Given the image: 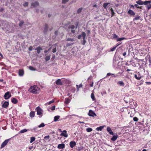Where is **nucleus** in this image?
Listing matches in <instances>:
<instances>
[{
    "instance_id": "obj_1",
    "label": "nucleus",
    "mask_w": 151,
    "mask_h": 151,
    "mask_svg": "<svg viewBox=\"0 0 151 151\" xmlns=\"http://www.w3.org/2000/svg\"><path fill=\"white\" fill-rule=\"evenodd\" d=\"M38 88L36 86H31L29 89V91L33 93H37Z\"/></svg>"
},
{
    "instance_id": "obj_2",
    "label": "nucleus",
    "mask_w": 151,
    "mask_h": 151,
    "mask_svg": "<svg viewBox=\"0 0 151 151\" xmlns=\"http://www.w3.org/2000/svg\"><path fill=\"white\" fill-rule=\"evenodd\" d=\"M81 37L83 38V41L82 42V44L83 45L85 44V33L84 32H83L81 35H80L78 36V38L79 39H81Z\"/></svg>"
},
{
    "instance_id": "obj_3",
    "label": "nucleus",
    "mask_w": 151,
    "mask_h": 151,
    "mask_svg": "<svg viewBox=\"0 0 151 151\" xmlns=\"http://www.w3.org/2000/svg\"><path fill=\"white\" fill-rule=\"evenodd\" d=\"M36 110L37 111V114L38 115H41L42 113V110L41 108H40L39 106L37 107Z\"/></svg>"
},
{
    "instance_id": "obj_4",
    "label": "nucleus",
    "mask_w": 151,
    "mask_h": 151,
    "mask_svg": "<svg viewBox=\"0 0 151 151\" xmlns=\"http://www.w3.org/2000/svg\"><path fill=\"white\" fill-rule=\"evenodd\" d=\"M11 96V95L10 94V93L9 91H8L5 93L4 96L5 99H7L9 98Z\"/></svg>"
},
{
    "instance_id": "obj_5",
    "label": "nucleus",
    "mask_w": 151,
    "mask_h": 151,
    "mask_svg": "<svg viewBox=\"0 0 151 151\" xmlns=\"http://www.w3.org/2000/svg\"><path fill=\"white\" fill-rule=\"evenodd\" d=\"M9 140V139L5 140L1 144V148H2L4 147L7 145Z\"/></svg>"
},
{
    "instance_id": "obj_6",
    "label": "nucleus",
    "mask_w": 151,
    "mask_h": 151,
    "mask_svg": "<svg viewBox=\"0 0 151 151\" xmlns=\"http://www.w3.org/2000/svg\"><path fill=\"white\" fill-rule=\"evenodd\" d=\"M88 114L90 116L93 117L94 116H96V114L92 110H90L89 112L88 113Z\"/></svg>"
},
{
    "instance_id": "obj_7",
    "label": "nucleus",
    "mask_w": 151,
    "mask_h": 151,
    "mask_svg": "<svg viewBox=\"0 0 151 151\" xmlns=\"http://www.w3.org/2000/svg\"><path fill=\"white\" fill-rule=\"evenodd\" d=\"M66 133L67 131L65 130H64L63 131V133H61L60 135L61 136H63L65 137H68V134Z\"/></svg>"
},
{
    "instance_id": "obj_8",
    "label": "nucleus",
    "mask_w": 151,
    "mask_h": 151,
    "mask_svg": "<svg viewBox=\"0 0 151 151\" xmlns=\"http://www.w3.org/2000/svg\"><path fill=\"white\" fill-rule=\"evenodd\" d=\"M75 28V26L74 25H70L68 27V28L69 29H72L71 31L73 33H74L75 31L74 30H73Z\"/></svg>"
},
{
    "instance_id": "obj_9",
    "label": "nucleus",
    "mask_w": 151,
    "mask_h": 151,
    "mask_svg": "<svg viewBox=\"0 0 151 151\" xmlns=\"http://www.w3.org/2000/svg\"><path fill=\"white\" fill-rule=\"evenodd\" d=\"M31 6L33 7H36L39 5V4L37 1H35L31 3Z\"/></svg>"
},
{
    "instance_id": "obj_10",
    "label": "nucleus",
    "mask_w": 151,
    "mask_h": 151,
    "mask_svg": "<svg viewBox=\"0 0 151 151\" xmlns=\"http://www.w3.org/2000/svg\"><path fill=\"white\" fill-rule=\"evenodd\" d=\"M107 131L109 133L112 135H114V133L112 131L111 128L109 127H108L106 129Z\"/></svg>"
},
{
    "instance_id": "obj_11",
    "label": "nucleus",
    "mask_w": 151,
    "mask_h": 151,
    "mask_svg": "<svg viewBox=\"0 0 151 151\" xmlns=\"http://www.w3.org/2000/svg\"><path fill=\"white\" fill-rule=\"evenodd\" d=\"M9 105V103L7 101H5L2 105V107L4 108H6Z\"/></svg>"
},
{
    "instance_id": "obj_12",
    "label": "nucleus",
    "mask_w": 151,
    "mask_h": 151,
    "mask_svg": "<svg viewBox=\"0 0 151 151\" xmlns=\"http://www.w3.org/2000/svg\"><path fill=\"white\" fill-rule=\"evenodd\" d=\"M76 145V142L74 141H71L70 142V147L72 148Z\"/></svg>"
},
{
    "instance_id": "obj_13",
    "label": "nucleus",
    "mask_w": 151,
    "mask_h": 151,
    "mask_svg": "<svg viewBox=\"0 0 151 151\" xmlns=\"http://www.w3.org/2000/svg\"><path fill=\"white\" fill-rule=\"evenodd\" d=\"M65 147V145L64 144H59L58 146V148L59 149H62Z\"/></svg>"
},
{
    "instance_id": "obj_14",
    "label": "nucleus",
    "mask_w": 151,
    "mask_h": 151,
    "mask_svg": "<svg viewBox=\"0 0 151 151\" xmlns=\"http://www.w3.org/2000/svg\"><path fill=\"white\" fill-rule=\"evenodd\" d=\"M118 137V135L117 134H115L114 135L113 137L111 138V140L112 141H115L117 139Z\"/></svg>"
},
{
    "instance_id": "obj_15",
    "label": "nucleus",
    "mask_w": 151,
    "mask_h": 151,
    "mask_svg": "<svg viewBox=\"0 0 151 151\" xmlns=\"http://www.w3.org/2000/svg\"><path fill=\"white\" fill-rule=\"evenodd\" d=\"M42 50V48L40 47V46L38 47H37L35 49V50H37V52L38 54L40 53V52L41 50Z\"/></svg>"
},
{
    "instance_id": "obj_16",
    "label": "nucleus",
    "mask_w": 151,
    "mask_h": 151,
    "mask_svg": "<svg viewBox=\"0 0 151 151\" xmlns=\"http://www.w3.org/2000/svg\"><path fill=\"white\" fill-rule=\"evenodd\" d=\"M128 14H130L132 16H134L135 15V14L134 12L132 10L129 9L128 11Z\"/></svg>"
},
{
    "instance_id": "obj_17",
    "label": "nucleus",
    "mask_w": 151,
    "mask_h": 151,
    "mask_svg": "<svg viewBox=\"0 0 151 151\" xmlns=\"http://www.w3.org/2000/svg\"><path fill=\"white\" fill-rule=\"evenodd\" d=\"M56 84L57 85H61L63 84V83L60 79H58L56 81Z\"/></svg>"
},
{
    "instance_id": "obj_18",
    "label": "nucleus",
    "mask_w": 151,
    "mask_h": 151,
    "mask_svg": "<svg viewBox=\"0 0 151 151\" xmlns=\"http://www.w3.org/2000/svg\"><path fill=\"white\" fill-rule=\"evenodd\" d=\"M117 83L120 86H124V83L122 81H119L117 82Z\"/></svg>"
},
{
    "instance_id": "obj_19",
    "label": "nucleus",
    "mask_w": 151,
    "mask_h": 151,
    "mask_svg": "<svg viewBox=\"0 0 151 151\" xmlns=\"http://www.w3.org/2000/svg\"><path fill=\"white\" fill-rule=\"evenodd\" d=\"M11 101L12 103L14 104L17 103L18 102L17 100L15 98L12 99Z\"/></svg>"
},
{
    "instance_id": "obj_20",
    "label": "nucleus",
    "mask_w": 151,
    "mask_h": 151,
    "mask_svg": "<svg viewBox=\"0 0 151 151\" xmlns=\"http://www.w3.org/2000/svg\"><path fill=\"white\" fill-rule=\"evenodd\" d=\"M134 77L135 78L138 80H139L140 79L141 77L140 76L139 74H138V75L137 74H135L134 75Z\"/></svg>"
},
{
    "instance_id": "obj_21",
    "label": "nucleus",
    "mask_w": 151,
    "mask_h": 151,
    "mask_svg": "<svg viewBox=\"0 0 151 151\" xmlns=\"http://www.w3.org/2000/svg\"><path fill=\"white\" fill-rule=\"evenodd\" d=\"M104 126H100L96 128V130L97 131H101L104 128Z\"/></svg>"
},
{
    "instance_id": "obj_22",
    "label": "nucleus",
    "mask_w": 151,
    "mask_h": 151,
    "mask_svg": "<svg viewBox=\"0 0 151 151\" xmlns=\"http://www.w3.org/2000/svg\"><path fill=\"white\" fill-rule=\"evenodd\" d=\"M151 1H145L144 2L143 1V4L145 5H147L148 4H150Z\"/></svg>"
},
{
    "instance_id": "obj_23",
    "label": "nucleus",
    "mask_w": 151,
    "mask_h": 151,
    "mask_svg": "<svg viewBox=\"0 0 151 151\" xmlns=\"http://www.w3.org/2000/svg\"><path fill=\"white\" fill-rule=\"evenodd\" d=\"M35 113L34 111H32L29 114V116L31 117H33L35 116Z\"/></svg>"
},
{
    "instance_id": "obj_24",
    "label": "nucleus",
    "mask_w": 151,
    "mask_h": 151,
    "mask_svg": "<svg viewBox=\"0 0 151 151\" xmlns=\"http://www.w3.org/2000/svg\"><path fill=\"white\" fill-rule=\"evenodd\" d=\"M48 28V26L47 24H45L44 27V32H46L47 31Z\"/></svg>"
},
{
    "instance_id": "obj_25",
    "label": "nucleus",
    "mask_w": 151,
    "mask_h": 151,
    "mask_svg": "<svg viewBox=\"0 0 151 151\" xmlns=\"http://www.w3.org/2000/svg\"><path fill=\"white\" fill-rule=\"evenodd\" d=\"M19 74L20 76H22L24 74L23 70H19Z\"/></svg>"
},
{
    "instance_id": "obj_26",
    "label": "nucleus",
    "mask_w": 151,
    "mask_h": 151,
    "mask_svg": "<svg viewBox=\"0 0 151 151\" xmlns=\"http://www.w3.org/2000/svg\"><path fill=\"white\" fill-rule=\"evenodd\" d=\"M136 3L140 5H142L143 4V1L141 0H138L136 1Z\"/></svg>"
},
{
    "instance_id": "obj_27",
    "label": "nucleus",
    "mask_w": 151,
    "mask_h": 151,
    "mask_svg": "<svg viewBox=\"0 0 151 151\" xmlns=\"http://www.w3.org/2000/svg\"><path fill=\"white\" fill-rule=\"evenodd\" d=\"M28 130L26 129H24L22 130H21L19 132V133H23L25 132H27Z\"/></svg>"
},
{
    "instance_id": "obj_28",
    "label": "nucleus",
    "mask_w": 151,
    "mask_h": 151,
    "mask_svg": "<svg viewBox=\"0 0 151 151\" xmlns=\"http://www.w3.org/2000/svg\"><path fill=\"white\" fill-rule=\"evenodd\" d=\"M55 102V101L54 100H52L48 102H47L45 104V105H50L51 104L54 103Z\"/></svg>"
},
{
    "instance_id": "obj_29",
    "label": "nucleus",
    "mask_w": 151,
    "mask_h": 151,
    "mask_svg": "<svg viewBox=\"0 0 151 151\" xmlns=\"http://www.w3.org/2000/svg\"><path fill=\"white\" fill-rule=\"evenodd\" d=\"M109 4V3H104L103 5V7L104 9H106L107 6Z\"/></svg>"
},
{
    "instance_id": "obj_30",
    "label": "nucleus",
    "mask_w": 151,
    "mask_h": 151,
    "mask_svg": "<svg viewBox=\"0 0 151 151\" xmlns=\"http://www.w3.org/2000/svg\"><path fill=\"white\" fill-rule=\"evenodd\" d=\"M60 117L59 116H55L54 117V121L55 122L57 121L59 118Z\"/></svg>"
},
{
    "instance_id": "obj_31",
    "label": "nucleus",
    "mask_w": 151,
    "mask_h": 151,
    "mask_svg": "<svg viewBox=\"0 0 151 151\" xmlns=\"http://www.w3.org/2000/svg\"><path fill=\"white\" fill-rule=\"evenodd\" d=\"M35 139V138L34 137H32L30 138V143H32V142L33 141H34Z\"/></svg>"
},
{
    "instance_id": "obj_32",
    "label": "nucleus",
    "mask_w": 151,
    "mask_h": 151,
    "mask_svg": "<svg viewBox=\"0 0 151 151\" xmlns=\"http://www.w3.org/2000/svg\"><path fill=\"white\" fill-rule=\"evenodd\" d=\"M91 97L93 100L94 101L95 100V97L94 94L93 93L91 94Z\"/></svg>"
},
{
    "instance_id": "obj_33",
    "label": "nucleus",
    "mask_w": 151,
    "mask_h": 151,
    "mask_svg": "<svg viewBox=\"0 0 151 151\" xmlns=\"http://www.w3.org/2000/svg\"><path fill=\"white\" fill-rule=\"evenodd\" d=\"M82 86V85L81 84H80L79 86L78 85H76L77 87V91H79V88L80 87H81Z\"/></svg>"
},
{
    "instance_id": "obj_34",
    "label": "nucleus",
    "mask_w": 151,
    "mask_h": 151,
    "mask_svg": "<svg viewBox=\"0 0 151 151\" xmlns=\"http://www.w3.org/2000/svg\"><path fill=\"white\" fill-rule=\"evenodd\" d=\"M50 59V56L49 55H47L46 56L45 58V60L46 61H47L49 60Z\"/></svg>"
},
{
    "instance_id": "obj_35",
    "label": "nucleus",
    "mask_w": 151,
    "mask_h": 151,
    "mask_svg": "<svg viewBox=\"0 0 151 151\" xmlns=\"http://www.w3.org/2000/svg\"><path fill=\"white\" fill-rule=\"evenodd\" d=\"M70 101V99L68 98H66L65 99V103L67 104L69 103Z\"/></svg>"
},
{
    "instance_id": "obj_36",
    "label": "nucleus",
    "mask_w": 151,
    "mask_h": 151,
    "mask_svg": "<svg viewBox=\"0 0 151 151\" xmlns=\"http://www.w3.org/2000/svg\"><path fill=\"white\" fill-rule=\"evenodd\" d=\"M86 130L88 132H90L92 131V129L91 128H88L86 129Z\"/></svg>"
},
{
    "instance_id": "obj_37",
    "label": "nucleus",
    "mask_w": 151,
    "mask_h": 151,
    "mask_svg": "<svg viewBox=\"0 0 151 151\" xmlns=\"http://www.w3.org/2000/svg\"><path fill=\"white\" fill-rule=\"evenodd\" d=\"M125 39L124 37H121L118 38L117 40V41H121L124 40Z\"/></svg>"
},
{
    "instance_id": "obj_38",
    "label": "nucleus",
    "mask_w": 151,
    "mask_h": 151,
    "mask_svg": "<svg viewBox=\"0 0 151 151\" xmlns=\"http://www.w3.org/2000/svg\"><path fill=\"white\" fill-rule=\"evenodd\" d=\"M74 40V39L73 38H68L67 39L66 41H71L72 42H73Z\"/></svg>"
},
{
    "instance_id": "obj_39",
    "label": "nucleus",
    "mask_w": 151,
    "mask_h": 151,
    "mask_svg": "<svg viewBox=\"0 0 151 151\" xmlns=\"http://www.w3.org/2000/svg\"><path fill=\"white\" fill-rule=\"evenodd\" d=\"M82 9H83L82 8H79L77 10V13L78 14L79 13H80L82 11Z\"/></svg>"
},
{
    "instance_id": "obj_40",
    "label": "nucleus",
    "mask_w": 151,
    "mask_h": 151,
    "mask_svg": "<svg viewBox=\"0 0 151 151\" xmlns=\"http://www.w3.org/2000/svg\"><path fill=\"white\" fill-rule=\"evenodd\" d=\"M45 126V125L44 124V123H42L38 126V127L39 128H41L44 127Z\"/></svg>"
},
{
    "instance_id": "obj_41",
    "label": "nucleus",
    "mask_w": 151,
    "mask_h": 151,
    "mask_svg": "<svg viewBox=\"0 0 151 151\" xmlns=\"http://www.w3.org/2000/svg\"><path fill=\"white\" fill-rule=\"evenodd\" d=\"M69 0H62V3L63 4H65Z\"/></svg>"
},
{
    "instance_id": "obj_42",
    "label": "nucleus",
    "mask_w": 151,
    "mask_h": 151,
    "mask_svg": "<svg viewBox=\"0 0 151 151\" xmlns=\"http://www.w3.org/2000/svg\"><path fill=\"white\" fill-rule=\"evenodd\" d=\"M29 69L32 70H35V69L32 66H30L29 67Z\"/></svg>"
},
{
    "instance_id": "obj_43",
    "label": "nucleus",
    "mask_w": 151,
    "mask_h": 151,
    "mask_svg": "<svg viewBox=\"0 0 151 151\" xmlns=\"http://www.w3.org/2000/svg\"><path fill=\"white\" fill-rule=\"evenodd\" d=\"M28 5V3L27 2H25L23 4V5L25 6H27Z\"/></svg>"
},
{
    "instance_id": "obj_44",
    "label": "nucleus",
    "mask_w": 151,
    "mask_h": 151,
    "mask_svg": "<svg viewBox=\"0 0 151 151\" xmlns=\"http://www.w3.org/2000/svg\"><path fill=\"white\" fill-rule=\"evenodd\" d=\"M148 4L147 5V8L148 10L150 9L151 8V4Z\"/></svg>"
},
{
    "instance_id": "obj_45",
    "label": "nucleus",
    "mask_w": 151,
    "mask_h": 151,
    "mask_svg": "<svg viewBox=\"0 0 151 151\" xmlns=\"http://www.w3.org/2000/svg\"><path fill=\"white\" fill-rule=\"evenodd\" d=\"M24 23V22L23 21H21L19 24V26H21Z\"/></svg>"
},
{
    "instance_id": "obj_46",
    "label": "nucleus",
    "mask_w": 151,
    "mask_h": 151,
    "mask_svg": "<svg viewBox=\"0 0 151 151\" xmlns=\"http://www.w3.org/2000/svg\"><path fill=\"white\" fill-rule=\"evenodd\" d=\"M138 119L137 117H135L133 118V120L135 122L137 121H138Z\"/></svg>"
},
{
    "instance_id": "obj_47",
    "label": "nucleus",
    "mask_w": 151,
    "mask_h": 151,
    "mask_svg": "<svg viewBox=\"0 0 151 151\" xmlns=\"http://www.w3.org/2000/svg\"><path fill=\"white\" fill-rule=\"evenodd\" d=\"M116 47H117V46L111 48V49L110 50L111 51H114L115 50L116 48Z\"/></svg>"
},
{
    "instance_id": "obj_48",
    "label": "nucleus",
    "mask_w": 151,
    "mask_h": 151,
    "mask_svg": "<svg viewBox=\"0 0 151 151\" xmlns=\"http://www.w3.org/2000/svg\"><path fill=\"white\" fill-rule=\"evenodd\" d=\"M73 44V43H67L66 45V46L67 47H68L70 45H72Z\"/></svg>"
},
{
    "instance_id": "obj_49",
    "label": "nucleus",
    "mask_w": 151,
    "mask_h": 151,
    "mask_svg": "<svg viewBox=\"0 0 151 151\" xmlns=\"http://www.w3.org/2000/svg\"><path fill=\"white\" fill-rule=\"evenodd\" d=\"M114 75V74H112V73H107L106 76H111V75Z\"/></svg>"
},
{
    "instance_id": "obj_50",
    "label": "nucleus",
    "mask_w": 151,
    "mask_h": 151,
    "mask_svg": "<svg viewBox=\"0 0 151 151\" xmlns=\"http://www.w3.org/2000/svg\"><path fill=\"white\" fill-rule=\"evenodd\" d=\"M56 51V47H55L52 50V52L53 53L55 52Z\"/></svg>"
},
{
    "instance_id": "obj_51",
    "label": "nucleus",
    "mask_w": 151,
    "mask_h": 151,
    "mask_svg": "<svg viewBox=\"0 0 151 151\" xmlns=\"http://www.w3.org/2000/svg\"><path fill=\"white\" fill-rule=\"evenodd\" d=\"M50 138V136H45L44 137V138L45 139H49Z\"/></svg>"
},
{
    "instance_id": "obj_52",
    "label": "nucleus",
    "mask_w": 151,
    "mask_h": 151,
    "mask_svg": "<svg viewBox=\"0 0 151 151\" xmlns=\"http://www.w3.org/2000/svg\"><path fill=\"white\" fill-rule=\"evenodd\" d=\"M118 36L116 34H114L113 35V37L114 38H118Z\"/></svg>"
},
{
    "instance_id": "obj_53",
    "label": "nucleus",
    "mask_w": 151,
    "mask_h": 151,
    "mask_svg": "<svg viewBox=\"0 0 151 151\" xmlns=\"http://www.w3.org/2000/svg\"><path fill=\"white\" fill-rule=\"evenodd\" d=\"M55 106H52L51 107V110H54L55 109Z\"/></svg>"
},
{
    "instance_id": "obj_54",
    "label": "nucleus",
    "mask_w": 151,
    "mask_h": 151,
    "mask_svg": "<svg viewBox=\"0 0 151 151\" xmlns=\"http://www.w3.org/2000/svg\"><path fill=\"white\" fill-rule=\"evenodd\" d=\"M139 17H136L135 18H134V20H137L138 19H139Z\"/></svg>"
},
{
    "instance_id": "obj_55",
    "label": "nucleus",
    "mask_w": 151,
    "mask_h": 151,
    "mask_svg": "<svg viewBox=\"0 0 151 151\" xmlns=\"http://www.w3.org/2000/svg\"><path fill=\"white\" fill-rule=\"evenodd\" d=\"M129 6L130 8H132L133 9L134 8V6L133 5H130Z\"/></svg>"
},
{
    "instance_id": "obj_56",
    "label": "nucleus",
    "mask_w": 151,
    "mask_h": 151,
    "mask_svg": "<svg viewBox=\"0 0 151 151\" xmlns=\"http://www.w3.org/2000/svg\"><path fill=\"white\" fill-rule=\"evenodd\" d=\"M32 46H30L29 48V51H32Z\"/></svg>"
},
{
    "instance_id": "obj_57",
    "label": "nucleus",
    "mask_w": 151,
    "mask_h": 151,
    "mask_svg": "<svg viewBox=\"0 0 151 151\" xmlns=\"http://www.w3.org/2000/svg\"><path fill=\"white\" fill-rule=\"evenodd\" d=\"M58 34V31H56L55 32V34L56 35H57Z\"/></svg>"
},
{
    "instance_id": "obj_58",
    "label": "nucleus",
    "mask_w": 151,
    "mask_h": 151,
    "mask_svg": "<svg viewBox=\"0 0 151 151\" xmlns=\"http://www.w3.org/2000/svg\"><path fill=\"white\" fill-rule=\"evenodd\" d=\"M111 17H112V16H113L114 14V13L113 11V12H111Z\"/></svg>"
},
{
    "instance_id": "obj_59",
    "label": "nucleus",
    "mask_w": 151,
    "mask_h": 151,
    "mask_svg": "<svg viewBox=\"0 0 151 151\" xmlns=\"http://www.w3.org/2000/svg\"><path fill=\"white\" fill-rule=\"evenodd\" d=\"M134 6L136 7L137 8H139V7L138 6V5L137 4H135Z\"/></svg>"
},
{
    "instance_id": "obj_60",
    "label": "nucleus",
    "mask_w": 151,
    "mask_h": 151,
    "mask_svg": "<svg viewBox=\"0 0 151 151\" xmlns=\"http://www.w3.org/2000/svg\"><path fill=\"white\" fill-rule=\"evenodd\" d=\"M126 55V52H124L123 53V55L124 56H125Z\"/></svg>"
},
{
    "instance_id": "obj_61",
    "label": "nucleus",
    "mask_w": 151,
    "mask_h": 151,
    "mask_svg": "<svg viewBox=\"0 0 151 151\" xmlns=\"http://www.w3.org/2000/svg\"><path fill=\"white\" fill-rule=\"evenodd\" d=\"M110 10H111V12H113V11H114V10H113V9H112V8H111Z\"/></svg>"
},
{
    "instance_id": "obj_62",
    "label": "nucleus",
    "mask_w": 151,
    "mask_h": 151,
    "mask_svg": "<svg viewBox=\"0 0 151 151\" xmlns=\"http://www.w3.org/2000/svg\"><path fill=\"white\" fill-rule=\"evenodd\" d=\"M58 130H59L60 131V132H63V131L61 130L60 129H58Z\"/></svg>"
},
{
    "instance_id": "obj_63",
    "label": "nucleus",
    "mask_w": 151,
    "mask_h": 151,
    "mask_svg": "<svg viewBox=\"0 0 151 151\" xmlns=\"http://www.w3.org/2000/svg\"><path fill=\"white\" fill-rule=\"evenodd\" d=\"M52 29H53V27H51V28H50L49 29H50V31H51V30H52Z\"/></svg>"
},
{
    "instance_id": "obj_64",
    "label": "nucleus",
    "mask_w": 151,
    "mask_h": 151,
    "mask_svg": "<svg viewBox=\"0 0 151 151\" xmlns=\"http://www.w3.org/2000/svg\"><path fill=\"white\" fill-rule=\"evenodd\" d=\"M93 7H97V5L96 4L94 5L93 6Z\"/></svg>"
}]
</instances>
